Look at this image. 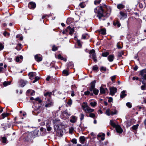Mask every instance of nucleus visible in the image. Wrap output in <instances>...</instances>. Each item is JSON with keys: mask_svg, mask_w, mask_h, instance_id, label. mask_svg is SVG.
I'll list each match as a JSON object with an SVG mask.
<instances>
[{"mask_svg": "<svg viewBox=\"0 0 146 146\" xmlns=\"http://www.w3.org/2000/svg\"><path fill=\"white\" fill-rule=\"evenodd\" d=\"M94 11L95 13L98 14V17L100 19L102 17L105 16L104 15V11L102 6L97 7L94 9Z\"/></svg>", "mask_w": 146, "mask_h": 146, "instance_id": "1", "label": "nucleus"}, {"mask_svg": "<svg viewBox=\"0 0 146 146\" xmlns=\"http://www.w3.org/2000/svg\"><path fill=\"white\" fill-rule=\"evenodd\" d=\"M110 124L112 127H115L117 133H121L123 132V130L121 127L118 125H116L112 120H110Z\"/></svg>", "mask_w": 146, "mask_h": 146, "instance_id": "2", "label": "nucleus"}, {"mask_svg": "<svg viewBox=\"0 0 146 146\" xmlns=\"http://www.w3.org/2000/svg\"><path fill=\"white\" fill-rule=\"evenodd\" d=\"M82 107L86 113H90L94 111V109H91L87 105H82Z\"/></svg>", "mask_w": 146, "mask_h": 146, "instance_id": "3", "label": "nucleus"}, {"mask_svg": "<svg viewBox=\"0 0 146 146\" xmlns=\"http://www.w3.org/2000/svg\"><path fill=\"white\" fill-rule=\"evenodd\" d=\"M95 51L94 49H92L90 51L89 53L92 55V58L93 59L94 61L96 62L97 61L96 59V54L95 53Z\"/></svg>", "mask_w": 146, "mask_h": 146, "instance_id": "4", "label": "nucleus"}, {"mask_svg": "<svg viewBox=\"0 0 146 146\" xmlns=\"http://www.w3.org/2000/svg\"><path fill=\"white\" fill-rule=\"evenodd\" d=\"M117 88L114 87L110 88V93L112 96L115 93L117 92Z\"/></svg>", "mask_w": 146, "mask_h": 146, "instance_id": "5", "label": "nucleus"}, {"mask_svg": "<svg viewBox=\"0 0 146 146\" xmlns=\"http://www.w3.org/2000/svg\"><path fill=\"white\" fill-rule=\"evenodd\" d=\"M96 80H94L91 83V86L89 90L90 91H92V90L95 88Z\"/></svg>", "mask_w": 146, "mask_h": 146, "instance_id": "6", "label": "nucleus"}, {"mask_svg": "<svg viewBox=\"0 0 146 146\" xmlns=\"http://www.w3.org/2000/svg\"><path fill=\"white\" fill-rule=\"evenodd\" d=\"M66 32H68L69 31V33L70 35L73 34L74 32V29L73 28H71L69 26L66 29Z\"/></svg>", "mask_w": 146, "mask_h": 146, "instance_id": "7", "label": "nucleus"}, {"mask_svg": "<svg viewBox=\"0 0 146 146\" xmlns=\"http://www.w3.org/2000/svg\"><path fill=\"white\" fill-rule=\"evenodd\" d=\"M53 102L50 100H48L46 104L45 105V106L46 108L50 107L53 105Z\"/></svg>", "mask_w": 146, "mask_h": 146, "instance_id": "8", "label": "nucleus"}, {"mask_svg": "<svg viewBox=\"0 0 146 146\" xmlns=\"http://www.w3.org/2000/svg\"><path fill=\"white\" fill-rule=\"evenodd\" d=\"M119 14L121 16L120 18V19H124L126 18L127 17V14L126 13H124L122 11H120L119 12Z\"/></svg>", "mask_w": 146, "mask_h": 146, "instance_id": "9", "label": "nucleus"}, {"mask_svg": "<svg viewBox=\"0 0 146 146\" xmlns=\"http://www.w3.org/2000/svg\"><path fill=\"white\" fill-rule=\"evenodd\" d=\"M29 78L30 79H33L34 77L36 76V73L34 72H30L29 74Z\"/></svg>", "mask_w": 146, "mask_h": 146, "instance_id": "10", "label": "nucleus"}, {"mask_svg": "<svg viewBox=\"0 0 146 146\" xmlns=\"http://www.w3.org/2000/svg\"><path fill=\"white\" fill-rule=\"evenodd\" d=\"M97 137L98 138H100L102 140H104L105 138V134L103 133H100L99 134Z\"/></svg>", "mask_w": 146, "mask_h": 146, "instance_id": "11", "label": "nucleus"}, {"mask_svg": "<svg viewBox=\"0 0 146 146\" xmlns=\"http://www.w3.org/2000/svg\"><path fill=\"white\" fill-rule=\"evenodd\" d=\"M36 6V5L35 3L33 2H30L28 5L29 7L31 9L35 8Z\"/></svg>", "mask_w": 146, "mask_h": 146, "instance_id": "12", "label": "nucleus"}, {"mask_svg": "<svg viewBox=\"0 0 146 146\" xmlns=\"http://www.w3.org/2000/svg\"><path fill=\"white\" fill-rule=\"evenodd\" d=\"M35 59L38 62H39L42 60V58L39 55L36 54L35 57Z\"/></svg>", "mask_w": 146, "mask_h": 146, "instance_id": "13", "label": "nucleus"}, {"mask_svg": "<svg viewBox=\"0 0 146 146\" xmlns=\"http://www.w3.org/2000/svg\"><path fill=\"white\" fill-rule=\"evenodd\" d=\"M77 119V118L76 116H72L70 117V121L72 123H74L76 121Z\"/></svg>", "mask_w": 146, "mask_h": 146, "instance_id": "14", "label": "nucleus"}, {"mask_svg": "<svg viewBox=\"0 0 146 146\" xmlns=\"http://www.w3.org/2000/svg\"><path fill=\"white\" fill-rule=\"evenodd\" d=\"M100 92L101 94H105L106 92H108V90L107 88L104 89L102 86L100 88Z\"/></svg>", "mask_w": 146, "mask_h": 146, "instance_id": "15", "label": "nucleus"}, {"mask_svg": "<svg viewBox=\"0 0 146 146\" xmlns=\"http://www.w3.org/2000/svg\"><path fill=\"white\" fill-rule=\"evenodd\" d=\"M146 73V69H143L140 71L139 75L142 77L144 76Z\"/></svg>", "mask_w": 146, "mask_h": 146, "instance_id": "16", "label": "nucleus"}, {"mask_svg": "<svg viewBox=\"0 0 146 146\" xmlns=\"http://www.w3.org/2000/svg\"><path fill=\"white\" fill-rule=\"evenodd\" d=\"M27 82L26 81L21 80L20 81V86L21 87H23L27 83Z\"/></svg>", "mask_w": 146, "mask_h": 146, "instance_id": "17", "label": "nucleus"}, {"mask_svg": "<svg viewBox=\"0 0 146 146\" xmlns=\"http://www.w3.org/2000/svg\"><path fill=\"white\" fill-rule=\"evenodd\" d=\"M114 57L113 55H110L108 57V59L109 61L111 62L113 60Z\"/></svg>", "mask_w": 146, "mask_h": 146, "instance_id": "18", "label": "nucleus"}, {"mask_svg": "<svg viewBox=\"0 0 146 146\" xmlns=\"http://www.w3.org/2000/svg\"><path fill=\"white\" fill-rule=\"evenodd\" d=\"M125 7V6L122 4H118L117 5V8L119 9H122Z\"/></svg>", "mask_w": 146, "mask_h": 146, "instance_id": "19", "label": "nucleus"}, {"mask_svg": "<svg viewBox=\"0 0 146 146\" xmlns=\"http://www.w3.org/2000/svg\"><path fill=\"white\" fill-rule=\"evenodd\" d=\"M86 140L84 136H81L79 138V140L82 143H83Z\"/></svg>", "mask_w": 146, "mask_h": 146, "instance_id": "20", "label": "nucleus"}, {"mask_svg": "<svg viewBox=\"0 0 146 146\" xmlns=\"http://www.w3.org/2000/svg\"><path fill=\"white\" fill-rule=\"evenodd\" d=\"M31 133L35 138L38 135V131L37 130H35Z\"/></svg>", "mask_w": 146, "mask_h": 146, "instance_id": "21", "label": "nucleus"}, {"mask_svg": "<svg viewBox=\"0 0 146 146\" xmlns=\"http://www.w3.org/2000/svg\"><path fill=\"white\" fill-rule=\"evenodd\" d=\"M125 92L124 90L122 91L121 92L120 94V97L121 98H122L126 96V94H125Z\"/></svg>", "mask_w": 146, "mask_h": 146, "instance_id": "22", "label": "nucleus"}, {"mask_svg": "<svg viewBox=\"0 0 146 146\" xmlns=\"http://www.w3.org/2000/svg\"><path fill=\"white\" fill-rule=\"evenodd\" d=\"M99 32L102 35H104L106 33V31L105 29H101L100 31Z\"/></svg>", "mask_w": 146, "mask_h": 146, "instance_id": "23", "label": "nucleus"}, {"mask_svg": "<svg viewBox=\"0 0 146 146\" xmlns=\"http://www.w3.org/2000/svg\"><path fill=\"white\" fill-rule=\"evenodd\" d=\"M58 58L62 60H63L64 61L66 62V59L65 58H64L63 56H62L60 54H59L58 56Z\"/></svg>", "mask_w": 146, "mask_h": 146, "instance_id": "24", "label": "nucleus"}, {"mask_svg": "<svg viewBox=\"0 0 146 146\" xmlns=\"http://www.w3.org/2000/svg\"><path fill=\"white\" fill-rule=\"evenodd\" d=\"M28 138L30 139H32L35 138L33 136V135L31 133H30L28 135Z\"/></svg>", "mask_w": 146, "mask_h": 146, "instance_id": "25", "label": "nucleus"}, {"mask_svg": "<svg viewBox=\"0 0 146 146\" xmlns=\"http://www.w3.org/2000/svg\"><path fill=\"white\" fill-rule=\"evenodd\" d=\"M11 83V82L10 81H5L3 83V85L5 87L6 86L8 85H10Z\"/></svg>", "mask_w": 146, "mask_h": 146, "instance_id": "26", "label": "nucleus"}, {"mask_svg": "<svg viewBox=\"0 0 146 146\" xmlns=\"http://www.w3.org/2000/svg\"><path fill=\"white\" fill-rule=\"evenodd\" d=\"M93 93L96 95H97L98 94L99 92V90H98L96 89H94L93 90Z\"/></svg>", "mask_w": 146, "mask_h": 146, "instance_id": "27", "label": "nucleus"}, {"mask_svg": "<svg viewBox=\"0 0 146 146\" xmlns=\"http://www.w3.org/2000/svg\"><path fill=\"white\" fill-rule=\"evenodd\" d=\"M124 54V52L123 51H121L120 52H118V56L119 57H120L122 56V55H123Z\"/></svg>", "mask_w": 146, "mask_h": 146, "instance_id": "28", "label": "nucleus"}, {"mask_svg": "<svg viewBox=\"0 0 146 146\" xmlns=\"http://www.w3.org/2000/svg\"><path fill=\"white\" fill-rule=\"evenodd\" d=\"M113 25L114 26H117L118 27H120L121 26L120 23L118 21L115 23H114Z\"/></svg>", "mask_w": 146, "mask_h": 146, "instance_id": "29", "label": "nucleus"}, {"mask_svg": "<svg viewBox=\"0 0 146 146\" xmlns=\"http://www.w3.org/2000/svg\"><path fill=\"white\" fill-rule=\"evenodd\" d=\"M105 113L108 116H110V112L109 109H107L106 110Z\"/></svg>", "mask_w": 146, "mask_h": 146, "instance_id": "30", "label": "nucleus"}, {"mask_svg": "<svg viewBox=\"0 0 146 146\" xmlns=\"http://www.w3.org/2000/svg\"><path fill=\"white\" fill-rule=\"evenodd\" d=\"M51 92H47L46 93L44 94V95L45 96H48L49 97H50L52 95Z\"/></svg>", "mask_w": 146, "mask_h": 146, "instance_id": "31", "label": "nucleus"}, {"mask_svg": "<svg viewBox=\"0 0 146 146\" xmlns=\"http://www.w3.org/2000/svg\"><path fill=\"white\" fill-rule=\"evenodd\" d=\"M132 125L131 122L130 121H126V126L127 127H129L131 125Z\"/></svg>", "mask_w": 146, "mask_h": 146, "instance_id": "32", "label": "nucleus"}, {"mask_svg": "<svg viewBox=\"0 0 146 146\" xmlns=\"http://www.w3.org/2000/svg\"><path fill=\"white\" fill-rule=\"evenodd\" d=\"M72 21V19L71 18H68L67 20L66 23L68 24H69L71 23V21Z\"/></svg>", "mask_w": 146, "mask_h": 146, "instance_id": "33", "label": "nucleus"}, {"mask_svg": "<svg viewBox=\"0 0 146 146\" xmlns=\"http://www.w3.org/2000/svg\"><path fill=\"white\" fill-rule=\"evenodd\" d=\"M62 73L63 74H64L65 75L67 76L68 75V73L67 70H64L62 72Z\"/></svg>", "mask_w": 146, "mask_h": 146, "instance_id": "34", "label": "nucleus"}, {"mask_svg": "<svg viewBox=\"0 0 146 146\" xmlns=\"http://www.w3.org/2000/svg\"><path fill=\"white\" fill-rule=\"evenodd\" d=\"M2 142L4 143H6L7 139L5 137H2Z\"/></svg>", "mask_w": 146, "mask_h": 146, "instance_id": "35", "label": "nucleus"}, {"mask_svg": "<svg viewBox=\"0 0 146 146\" xmlns=\"http://www.w3.org/2000/svg\"><path fill=\"white\" fill-rule=\"evenodd\" d=\"M109 53L108 52H103L102 53V55L103 56L106 57L108 55Z\"/></svg>", "mask_w": 146, "mask_h": 146, "instance_id": "36", "label": "nucleus"}, {"mask_svg": "<svg viewBox=\"0 0 146 146\" xmlns=\"http://www.w3.org/2000/svg\"><path fill=\"white\" fill-rule=\"evenodd\" d=\"M35 100L36 101H38L39 103H40L42 102L41 100L39 97L36 98L35 99Z\"/></svg>", "mask_w": 146, "mask_h": 146, "instance_id": "37", "label": "nucleus"}, {"mask_svg": "<svg viewBox=\"0 0 146 146\" xmlns=\"http://www.w3.org/2000/svg\"><path fill=\"white\" fill-rule=\"evenodd\" d=\"M88 36V35L87 34H83L82 35V38L83 39H86Z\"/></svg>", "mask_w": 146, "mask_h": 146, "instance_id": "38", "label": "nucleus"}, {"mask_svg": "<svg viewBox=\"0 0 146 146\" xmlns=\"http://www.w3.org/2000/svg\"><path fill=\"white\" fill-rule=\"evenodd\" d=\"M98 69V67L96 65H94L92 67V70L94 71H97Z\"/></svg>", "mask_w": 146, "mask_h": 146, "instance_id": "39", "label": "nucleus"}, {"mask_svg": "<svg viewBox=\"0 0 146 146\" xmlns=\"http://www.w3.org/2000/svg\"><path fill=\"white\" fill-rule=\"evenodd\" d=\"M84 115L83 113H81L80 115V119L81 121L82 120H83L84 119Z\"/></svg>", "mask_w": 146, "mask_h": 146, "instance_id": "40", "label": "nucleus"}, {"mask_svg": "<svg viewBox=\"0 0 146 146\" xmlns=\"http://www.w3.org/2000/svg\"><path fill=\"white\" fill-rule=\"evenodd\" d=\"M3 66V64L2 63L0 64V72H2L3 69L2 66Z\"/></svg>", "mask_w": 146, "mask_h": 146, "instance_id": "41", "label": "nucleus"}, {"mask_svg": "<svg viewBox=\"0 0 146 146\" xmlns=\"http://www.w3.org/2000/svg\"><path fill=\"white\" fill-rule=\"evenodd\" d=\"M138 126L139 125L138 124L133 125V126L132 127L133 129L134 130H136V129H137Z\"/></svg>", "mask_w": 146, "mask_h": 146, "instance_id": "42", "label": "nucleus"}, {"mask_svg": "<svg viewBox=\"0 0 146 146\" xmlns=\"http://www.w3.org/2000/svg\"><path fill=\"white\" fill-rule=\"evenodd\" d=\"M96 104L97 103L95 102H91L90 103V104L92 107H94L96 105Z\"/></svg>", "mask_w": 146, "mask_h": 146, "instance_id": "43", "label": "nucleus"}, {"mask_svg": "<svg viewBox=\"0 0 146 146\" xmlns=\"http://www.w3.org/2000/svg\"><path fill=\"white\" fill-rule=\"evenodd\" d=\"M89 116L91 117L94 118L95 116V115L94 113H90L89 114Z\"/></svg>", "mask_w": 146, "mask_h": 146, "instance_id": "44", "label": "nucleus"}, {"mask_svg": "<svg viewBox=\"0 0 146 146\" xmlns=\"http://www.w3.org/2000/svg\"><path fill=\"white\" fill-rule=\"evenodd\" d=\"M117 113V111L116 110H114V111H111L110 112V115H113Z\"/></svg>", "mask_w": 146, "mask_h": 146, "instance_id": "45", "label": "nucleus"}, {"mask_svg": "<svg viewBox=\"0 0 146 146\" xmlns=\"http://www.w3.org/2000/svg\"><path fill=\"white\" fill-rule=\"evenodd\" d=\"M58 49V48L56 46H55L54 45L52 46V50L53 51H55L57 50Z\"/></svg>", "mask_w": 146, "mask_h": 146, "instance_id": "46", "label": "nucleus"}, {"mask_svg": "<svg viewBox=\"0 0 146 146\" xmlns=\"http://www.w3.org/2000/svg\"><path fill=\"white\" fill-rule=\"evenodd\" d=\"M126 105L129 108H131L132 107V105L131 103L130 102H127L126 103Z\"/></svg>", "mask_w": 146, "mask_h": 146, "instance_id": "47", "label": "nucleus"}, {"mask_svg": "<svg viewBox=\"0 0 146 146\" xmlns=\"http://www.w3.org/2000/svg\"><path fill=\"white\" fill-rule=\"evenodd\" d=\"M101 2V0H96L94 2V3L96 5L97 4H99Z\"/></svg>", "mask_w": 146, "mask_h": 146, "instance_id": "48", "label": "nucleus"}, {"mask_svg": "<svg viewBox=\"0 0 146 146\" xmlns=\"http://www.w3.org/2000/svg\"><path fill=\"white\" fill-rule=\"evenodd\" d=\"M100 70L101 71H103L104 72L106 71V69L105 67L102 66L100 68Z\"/></svg>", "mask_w": 146, "mask_h": 146, "instance_id": "49", "label": "nucleus"}, {"mask_svg": "<svg viewBox=\"0 0 146 146\" xmlns=\"http://www.w3.org/2000/svg\"><path fill=\"white\" fill-rule=\"evenodd\" d=\"M39 79V78L38 77H35V80L33 81V83H35V82L38 81Z\"/></svg>", "mask_w": 146, "mask_h": 146, "instance_id": "50", "label": "nucleus"}, {"mask_svg": "<svg viewBox=\"0 0 146 146\" xmlns=\"http://www.w3.org/2000/svg\"><path fill=\"white\" fill-rule=\"evenodd\" d=\"M8 115V113H3L1 115L3 117V119Z\"/></svg>", "mask_w": 146, "mask_h": 146, "instance_id": "51", "label": "nucleus"}, {"mask_svg": "<svg viewBox=\"0 0 146 146\" xmlns=\"http://www.w3.org/2000/svg\"><path fill=\"white\" fill-rule=\"evenodd\" d=\"M73 66V64L72 62H70L68 63V66L69 67H72Z\"/></svg>", "mask_w": 146, "mask_h": 146, "instance_id": "52", "label": "nucleus"}, {"mask_svg": "<svg viewBox=\"0 0 146 146\" xmlns=\"http://www.w3.org/2000/svg\"><path fill=\"white\" fill-rule=\"evenodd\" d=\"M72 90H73L74 91H75L76 90V88L75 86L74 85H72Z\"/></svg>", "mask_w": 146, "mask_h": 146, "instance_id": "53", "label": "nucleus"}, {"mask_svg": "<svg viewBox=\"0 0 146 146\" xmlns=\"http://www.w3.org/2000/svg\"><path fill=\"white\" fill-rule=\"evenodd\" d=\"M74 130V129L73 127H71L69 128V131L70 133H72Z\"/></svg>", "mask_w": 146, "mask_h": 146, "instance_id": "54", "label": "nucleus"}, {"mask_svg": "<svg viewBox=\"0 0 146 146\" xmlns=\"http://www.w3.org/2000/svg\"><path fill=\"white\" fill-rule=\"evenodd\" d=\"M90 94V92L89 91H86L84 92V95H88L89 94Z\"/></svg>", "mask_w": 146, "mask_h": 146, "instance_id": "55", "label": "nucleus"}, {"mask_svg": "<svg viewBox=\"0 0 146 146\" xmlns=\"http://www.w3.org/2000/svg\"><path fill=\"white\" fill-rule=\"evenodd\" d=\"M72 101L71 100H69L67 103L68 105H71L72 104Z\"/></svg>", "mask_w": 146, "mask_h": 146, "instance_id": "56", "label": "nucleus"}, {"mask_svg": "<svg viewBox=\"0 0 146 146\" xmlns=\"http://www.w3.org/2000/svg\"><path fill=\"white\" fill-rule=\"evenodd\" d=\"M16 61L17 62H21V60H20V59H19V57H17L16 58Z\"/></svg>", "mask_w": 146, "mask_h": 146, "instance_id": "57", "label": "nucleus"}, {"mask_svg": "<svg viewBox=\"0 0 146 146\" xmlns=\"http://www.w3.org/2000/svg\"><path fill=\"white\" fill-rule=\"evenodd\" d=\"M141 88L142 90H144L146 89L145 88V86L144 85L142 86L141 87Z\"/></svg>", "mask_w": 146, "mask_h": 146, "instance_id": "58", "label": "nucleus"}, {"mask_svg": "<svg viewBox=\"0 0 146 146\" xmlns=\"http://www.w3.org/2000/svg\"><path fill=\"white\" fill-rule=\"evenodd\" d=\"M52 129V128L50 126L47 127V130L48 131H50Z\"/></svg>", "mask_w": 146, "mask_h": 146, "instance_id": "59", "label": "nucleus"}, {"mask_svg": "<svg viewBox=\"0 0 146 146\" xmlns=\"http://www.w3.org/2000/svg\"><path fill=\"white\" fill-rule=\"evenodd\" d=\"M4 48V46L1 43H0V50H2Z\"/></svg>", "mask_w": 146, "mask_h": 146, "instance_id": "60", "label": "nucleus"}, {"mask_svg": "<svg viewBox=\"0 0 146 146\" xmlns=\"http://www.w3.org/2000/svg\"><path fill=\"white\" fill-rule=\"evenodd\" d=\"M80 6L82 8H83L85 7V5L83 3H81L80 4Z\"/></svg>", "mask_w": 146, "mask_h": 146, "instance_id": "61", "label": "nucleus"}, {"mask_svg": "<svg viewBox=\"0 0 146 146\" xmlns=\"http://www.w3.org/2000/svg\"><path fill=\"white\" fill-rule=\"evenodd\" d=\"M117 48L118 49H121L122 48V47H121L119 44V43H118L117 44Z\"/></svg>", "mask_w": 146, "mask_h": 146, "instance_id": "62", "label": "nucleus"}, {"mask_svg": "<svg viewBox=\"0 0 146 146\" xmlns=\"http://www.w3.org/2000/svg\"><path fill=\"white\" fill-rule=\"evenodd\" d=\"M72 142L74 144H76L77 143V141L75 139H73L72 141Z\"/></svg>", "mask_w": 146, "mask_h": 146, "instance_id": "63", "label": "nucleus"}, {"mask_svg": "<svg viewBox=\"0 0 146 146\" xmlns=\"http://www.w3.org/2000/svg\"><path fill=\"white\" fill-rule=\"evenodd\" d=\"M116 77L115 76H112L111 78V80L112 81H113L114 80V79Z\"/></svg>", "mask_w": 146, "mask_h": 146, "instance_id": "64", "label": "nucleus"}]
</instances>
